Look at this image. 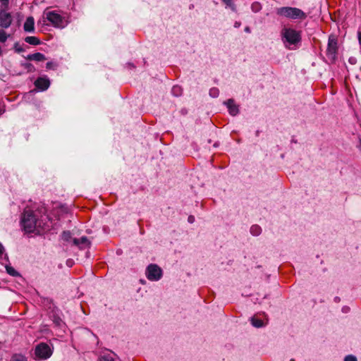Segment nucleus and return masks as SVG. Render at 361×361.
Masks as SVG:
<instances>
[{
    "label": "nucleus",
    "mask_w": 361,
    "mask_h": 361,
    "mask_svg": "<svg viewBox=\"0 0 361 361\" xmlns=\"http://www.w3.org/2000/svg\"><path fill=\"white\" fill-rule=\"evenodd\" d=\"M20 224L27 233H34L37 228H43L42 220L39 219L35 212L25 209L21 216Z\"/></svg>",
    "instance_id": "1"
},
{
    "label": "nucleus",
    "mask_w": 361,
    "mask_h": 361,
    "mask_svg": "<svg viewBox=\"0 0 361 361\" xmlns=\"http://www.w3.org/2000/svg\"><path fill=\"white\" fill-rule=\"evenodd\" d=\"M281 40L286 48L295 49L302 41L301 32L293 28L284 27L281 31Z\"/></svg>",
    "instance_id": "2"
},
{
    "label": "nucleus",
    "mask_w": 361,
    "mask_h": 361,
    "mask_svg": "<svg viewBox=\"0 0 361 361\" xmlns=\"http://www.w3.org/2000/svg\"><path fill=\"white\" fill-rule=\"evenodd\" d=\"M43 24L45 23V20H47L52 26L56 28L62 29L68 25L65 17L62 16L56 11H49L48 8L45 9L43 12Z\"/></svg>",
    "instance_id": "3"
},
{
    "label": "nucleus",
    "mask_w": 361,
    "mask_h": 361,
    "mask_svg": "<svg viewBox=\"0 0 361 361\" xmlns=\"http://www.w3.org/2000/svg\"><path fill=\"white\" fill-rule=\"evenodd\" d=\"M54 348L51 344L41 342L35 345L31 354L34 360H45L49 359L53 354Z\"/></svg>",
    "instance_id": "4"
},
{
    "label": "nucleus",
    "mask_w": 361,
    "mask_h": 361,
    "mask_svg": "<svg viewBox=\"0 0 361 361\" xmlns=\"http://www.w3.org/2000/svg\"><path fill=\"white\" fill-rule=\"evenodd\" d=\"M276 14L281 16H284L290 19H301L306 18V13L301 9L295 7L283 6L277 8Z\"/></svg>",
    "instance_id": "5"
},
{
    "label": "nucleus",
    "mask_w": 361,
    "mask_h": 361,
    "mask_svg": "<svg viewBox=\"0 0 361 361\" xmlns=\"http://www.w3.org/2000/svg\"><path fill=\"white\" fill-rule=\"evenodd\" d=\"M338 42L332 36H329L326 49V57L329 63H334L337 59Z\"/></svg>",
    "instance_id": "6"
},
{
    "label": "nucleus",
    "mask_w": 361,
    "mask_h": 361,
    "mask_svg": "<svg viewBox=\"0 0 361 361\" xmlns=\"http://www.w3.org/2000/svg\"><path fill=\"white\" fill-rule=\"evenodd\" d=\"M145 276L151 281H158L162 278L163 271L157 264H150L146 268Z\"/></svg>",
    "instance_id": "7"
},
{
    "label": "nucleus",
    "mask_w": 361,
    "mask_h": 361,
    "mask_svg": "<svg viewBox=\"0 0 361 361\" xmlns=\"http://www.w3.org/2000/svg\"><path fill=\"white\" fill-rule=\"evenodd\" d=\"M13 22V17L7 10L0 9V27L3 29L8 28Z\"/></svg>",
    "instance_id": "8"
},
{
    "label": "nucleus",
    "mask_w": 361,
    "mask_h": 361,
    "mask_svg": "<svg viewBox=\"0 0 361 361\" xmlns=\"http://www.w3.org/2000/svg\"><path fill=\"white\" fill-rule=\"evenodd\" d=\"M223 104L227 107L228 111L231 116H235L240 113L239 106L235 103L233 99H228L224 101Z\"/></svg>",
    "instance_id": "9"
},
{
    "label": "nucleus",
    "mask_w": 361,
    "mask_h": 361,
    "mask_svg": "<svg viewBox=\"0 0 361 361\" xmlns=\"http://www.w3.org/2000/svg\"><path fill=\"white\" fill-rule=\"evenodd\" d=\"M34 85L39 91H45L50 86V80L47 76L39 77L35 81Z\"/></svg>",
    "instance_id": "10"
},
{
    "label": "nucleus",
    "mask_w": 361,
    "mask_h": 361,
    "mask_svg": "<svg viewBox=\"0 0 361 361\" xmlns=\"http://www.w3.org/2000/svg\"><path fill=\"white\" fill-rule=\"evenodd\" d=\"M23 30L25 32H35V19L32 16H29L23 25Z\"/></svg>",
    "instance_id": "11"
},
{
    "label": "nucleus",
    "mask_w": 361,
    "mask_h": 361,
    "mask_svg": "<svg viewBox=\"0 0 361 361\" xmlns=\"http://www.w3.org/2000/svg\"><path fill=\"white\" fill-rule=\"evenodd\" d=\"M49 318L56 326H61L63 321L59 315V310L57 308L51 310L49 312Z\"/></svg>",
    "instance_id": "12"
},
{
    "label": "nucleus",
    "mask_w": 361,
    "mask_h": 361,
    "mask_svg": "<svg viewBox=\"0 0 361 361\" xmlns=\"http://www.w3.org/2000/svg\"><path fill=\"white\" fill-rule=\"evenodd\" d=\"M73 243L80 248H83L90 245V242L86 236H82L80 238H73Z\"/></svg>",
    "instance_id": "13"
},
{
    "label": "nucleus",
    "mask_w": 361,
    "mask_h": 361,
    "mask_svg": "<svg viewBox=\"0 0 361 361\" xmlns=\"http://www.w3.org/2000/svg\"><path fill=\"white\" fill-rule=\"evenodd\" d=\"M40 302L44 307L47 308V310H51L56 309V307L54 305L53 300L51 298L41 296Z\"/></svg>",
    "instance_id": "14"
},
{
    "label": "nucleus",
    "mask_w": 361,
    "mask_h": 361,
    "mask_svg": "<svg viewBox=\"0 0 361 361\" xmlns=\"http://www.w3.org/2000/svg\"><path fill=\"white\" fill-rule=\"evenodd\" d=\"M25 59L29 61H43L46 60V56L44 54L40 52H36L34 54H28Z\"/></svg>",
    "instance_id": "15"
},
{
    "label": "nucleus",
    "mask_w": 361,
    "mask_h": 361,
    "mask_svg": "<svg viewBox=\"0 0 361 361\" xmlns=\"http://www.w3.org/2000/svg\"><path fill=\"white\" fill-rule=\"evenodd\" d=\"M25 42L31 45H39L41 44L40 39L35 36H27L25 38Z\"/></svg>",
    "instance_id": "16"
},
{
    "label": "nucleus",
    "mask_w": 361,
    "mask_h": 361,
    "mask_svg": "<svg viewBox=\"0 0 361 361\" xmlns=\"http://www.w3.org/2000/svg\"><path fill=\"white\" fill-rule=\"evenodd\" d=\"M250 233L253 236H258L262 233V228L257 224L252 225L250 227Z\"/></svg>",
    "instance_id": "17"
},
{
    "label": "nucleus",
    "mask_w": 361,
    "mask_h": 361,
    "mask_svg": "<svg viewBox=\"0 0 361 361\" xmlns=\"http://www.w3.org/2000/svg\"><path fill=\"white\" fill-rule=\"evenodd\" d=\"M10 361H28L27 357L21 353H14Z\"/></svg>",
    "instance_id": "18"
},
{
    "label": "nucleus",
    "mask_w": 361,
    "mask_h": 361,
    "mask_svg": "<svg viewBox=\"0 0 361 361\" xmlns=\"http://www.w3.org/2000/svg\"><path fill=\"white\" fill-rule=\"evenodd\" d=\"M250 322L252 325L256 328H261L263 327L264 325L262 319L256 318L255 317H251Z\"/></svg>",
    "instance_id": "19"
},
{
    "label": "nucleus",
    "mask_w": 361,
    "mask_h": 361,
    "mask_svg": "<svg viewBox=\"0 0 361 361\" xmlns=\"http://www.w3.org/2000/svg\"><path fill=\"white\" fill-rule=\"evenodd\" d=\"M226 6V8H230L232 11L236 12V6L233 2V0H221Z\"/></svg>",
    "instance_id": "20"
},
{
    "label": "nucleus",
    "mask_w": 361,
    "mask_h": 361,
    "mask_svg": "<svg viewBox=\"0 0 361 361\" xmlns=\"http://www.w3.org/2000/svg\"><path fill=\"white\" fill-rule=\"evenodd\" d=\"M6 272L11 276L16 277V276H20V273L18 271H16L13 267L10 266V265L6 266Z\"/></svg>",
    "instance_id": "21"
},
{
    "label": "nucleus",
    "mask_w": 361,
    "mask_h": 361,
    "mask_svg": "<svg viewBox=\"0 0 361 361\" xmlns=\"http://www.w3.org/2000/svg\"><path fill=\"white\" fill-rule=\"evenodd\" d=\"M20 65L22 67L26 69L28 73H32L35 71V66L31 63L22 62Z\"/></svg>",
    "instance_id": "22"
},
{
    "label": "nucleus",
    "mask_w": 361,
    "mask_h": 361,
    "mask_svg": "<svg viewBox=\"0 0 361 361\" xmlns=\"http://www.w3.org/2000/svg\"><path fill=\"white\" fill-rule=\"evenodd\" d=\"M183 90L178 85H174L171 89V94L175 97H179L182 94Z\"/></svg>",
    "instance_id": "23"
},
{
    "label": "nucleus",
    "mask_w": 361,
    "mask_h": 361,
    "mask_svg": "<svg viewBox=\"0 0 361 361\" xmlns=\"http://www.w3.org/2000/svg\"><path fill=\"white\" fill-rule=\"evenodd\" d=\"M97 361H115V360L111 354L107 353L101 355L98 357Z\"/></svg>",
    "instance_id": "24"
},
{
    "label": "nucleus",
    "mask_w": 361,
    "mask_h": 361,
    "mask_svg": "<svg viewBox=\"0 0 361 361\" xmlns=\"http://www.w3.org/2000/svg\"><path fill=\"white\" fill-rule=\"evenodd\" d=\"M61 239L63 241L69 242L72 239L71 233L69 231H64L61 234Z\"/></svg>",
    "instance_id": "25"
},
{
    "label": "nucleus",
    "mask_w": 361,
    "mask_h": 361,
    "mask_svg": "<svg viewBox=\"0 0 361 361\" xmlns=\"http://www.w3.org/2000/svg\"><path fill=\"white\" fill-rule=\"evenodd\" d=\"M262 9V5L260 3L257 2V1H255V2H253L251 5V10L254 12V13H258L261 11Z\"/></svg>",
    "instance_id": "26"
},
{
    "label": "nucleus",
    "mask_w": 361,
    "mask_h": 361,
    "mask_svg": "<svg viewBox=\"0 0 361 361\" xmlns=\"http://www.w3.org/2000/svg\"><path fill=\"white\" fill-rule=\"evenodd\" d=\"M10 35H8L4 29L0 30V42L4 43L6 42L8 37H10Z\"/></svg>",
    "instance_id": "27"
},
{
    "label": "nucleus",
    "mask_w": 361,
    "mask_h": 361,
    "mask_svg": "<svg viewBox=\"0 0 361 361\" xmlns=\"http://www.w3.org/2000/svg\"><path fill=\"white\" fill-rule=\"evenodd\" d=\"M209 94L212 98H216L219 95V90L217 87H212L209 91Z\"/></svg>",
    "instance_id": "28"
},
{
    "label": "nucleus",
    "mask_w": 361,
    "mask_h": 361,
    "mask_svg": "<svg viewBox=\"0 0 361 361\" xmlns=\"http://www.w3.org/2000/svg\"><path fill=\"white\" fill-rule=\"evenodd\" d=\"M13 49L16 53H21L25 51V49L20 45L19 42H16L13 45Z\"/></svg>",
    "instance_id": "29"
},
{
    "label": "nucleus",
    "mask_w": 361,
    "mask_h": 361,
    "mask_svg": "<svg viewBox=\"0 0 361 361\" xmlns=\"http://www.w3.org/2000/svg\"><path fill=\"white\" fill-rule=\"evenodd\" d=\"M57 66V64L52 61H49L46 63V68L48 70H56Z\"/></svg>",
    "instance_id": "30"
},
{
    "label": "nucleus",
    "mask_w": 361,
    "mask_h": 361,
    "mask_svg": "<svg viewBox=\"0 0 361 361\" xmlns=\"http://www.w3.org/2000/svg\"><path fill=\"white\" fill-rule=\"evenodd\" d=\"M0 2L1 4V8L0 9H5L8 10V4L9 0H0Z\"/></svg>",
    "instance_id": "31"
},
{
    "label": "nucleus",
    "mask_w": 361,
    "mask_h": 361,
    "mask_svg": "<svg viewBox=\"0 0 361 361\" xmlns=\"http://www.w3.org/2000/svg\"><path fill=\"white\" fill-rule=\"evenodd\" d=\"M343 361H357V359L354 355H348L345 356Z\"/></svg>",
    "instance_id": "32"
},
{
    "label": "nucleus",
    "mask_w": 361,
    "mask_h": 361,
    "mask_svg": "<svg viewBox=\"0 0 361 361\" xmlns=\"http://www.w3.org/2000/svg\"><path fill=\"white\" fill-rule=\"evenodd\" d=\"M348 62L352 65H355L357 63V59L355 57L351 56L348 59Z\"/></svg>",
    "instance_id": "33"
},
{
    "label": "nucleus",
    "mask_w": 361,
    "mask_h": 361,
    "mask_svg": "<svg viewBox=\"0 0 361 361\" xmlns=\"http://www.w3.org/2000/svg\"><path fill=\"white\" fill-rule=\"evenodd\" d=\"M195 216L193 215H190L188 217V222L189 224H192L195 222Z\"/></svg>",
    "instance_id": "34"
},
{
    "label": "nucleus",
    "mask_w": 361,
    "mask_h": 361,
    "mask_svg": "<svg viewBox=\"0 0 361 361\" xmlns=\"http://www.w3.org/2000/svg\"><path fill=\"white\" fill-rule=\"evenodd\" d=\"M126 68L129 69H134L135 68V66L133 63H126Z\"/></svg>",
    "instance_id": "35"
},
{
    "label": "nucleus",
    "mask_w": 361,
    "mask_h": 361,
    "mask_svg": "<svg viewBox=\"0 0 361 361\" xmlns=\"http://www.w3.org/2000/svg\"><path fill=\"white\" fill-rule=\"evenodd\" d=\"M188 109L186 108H183L180 111V113L183 116H185L186 114H188Z\"/></svg>",
    "instance_id": "36"
},
{
    "label": "nucleus",
    "mask_w": 361,
    "mask_h": 361,
    "mask_svg": "<svg viewBox=\"0 0 361 361\" xmlns=\"http://www.w3.org/2000/svg\"><path fill=\"white\" fill-rule=\"evenodd\" d=\"M350 311V307H348V306H344L342 308V312H344V313H347Z\"/></svg>",
    "instance_id": "37"
},
{
    "label": "nucleus",
    "mask_w": 361,
    "mask_h": 361,
    "mask_svg": "<svg viewBox=\"0 0 361 361\" xmlns=\"http://www.w3.org/2000/svg\"><path fill=\"white\" fill-rule=\"evenodd\" d=\"M357 147L361 151V137H358V144L357 145Z\"/></svg>",
    "instance_id": "38"
},
{
    "label": "nucleus",
    "mask_w": 361,
    "mask_h": 361,
    "mask_svg": "<svg viewBox=\"0 0 361 361\" xmlns=\"http://www.w3.org/2000/svg\"><path fill=\"white\" fill-rule=\"evenodd\" d=\"M73 264V262L72 259H69L66 261V265L68 267H72Z\"/></svg>",
    "instance_id": "39"
},
{
    "label": "nucleus",
    "mask_w": 361,
    "mask_h": 361,
    "mask_svg": "<svg viewBox=\"0 0 361 361\" xmlns=\"http://www.w3.org/2000/svg\"><path fill=\"white\" fill-rule=\"evenodd\" d=\"M357 38H358V41H359V44L361 47V31H358L357 32Z\"/></svg>",
    "instance_id": "40"
},
{
    "label": "nucleus",
    "mask_w": 361,
    "mask_h": 361,
    "mask_svg": "<svg viewBox=\"0 0 361 361\" xmlns=\"http://www.w3.org/2000/svg\"><path fill=\"white\" fill-rule=\"evenodd\" d=\"M334 301L336 303H338L341 301V298L338 296H336L334 298Z\"/></svg>",
    "instance_id": "41"
},
{
    "label": "nucleus",
    "mask_w": 361,
    "mask_h": 361,
    "mask_svg": "<svg viewBox=\"0 0 361 361\" xmlns=\"http://www.w3.org/2000/svg\"><path fill=\"white\" fill-rule=\"evenodd\" d=\"M4 250V248L3 245H2V244L0 243V256H1V255L3 254Z\"/></svg>",
    "instance_id": "42"
},
{
    "label": "nucleus",
    "mask_w": 361,
    "mask_h": 361,
    "mask_svg": "<svg viewBox=\"0 0 361 361\" xmlns=\"http://www.w3.org/2000/svg\"><path fill=\"white\" fill-rule=\"evenodd\" d=\"M245 32L250 33L251 32L250 27L247 26L245 27Z\"/></svg>",
    "instance_id": "43"
},
{
    "label": "nucleus",
    "mask_w": 361,
    "mask_h": 361,
    "mask_svg": "<svg viewBox=\"0 0 361 361\" xmlns=\"http://www.w3.org/2000/svg\"><path fill=\"white\" fill-rule=\"evenodd\" d=\"M240 26V22H235V24H234V27H239Z\"/></svg>",
    "instance_id": "44"
},
{
    "label": "nucleus",
    "mask_w": 361,
    "mask_h": 361,
    "mask_svg": "<svg viewBox=\"0 0 361 361\" xmlns=\"http://www.w3.org/2000/svg\"><path fill=\"white\" fill-rule=\"evenodd\" d=\"M5 112L4 108L0 107V116L2 115Z\"/></svg>",
    "instance_id": "45"
},
{
    "label": "nucleus",
    "mask_w": 361,
    "mask_h": 361,
    "mask_svg": "<svg viewBox=\"0 0 361 361\" xmlns=\"http://www.w3.org/2000/svg\"><path fill=\"white\" fill-rule=\"evenodd\" d=\"M260 131L257 130L255 133L256 136H259Z\"/></svg>",
    "instance_id": "46"
},
{
    "label": "nucleus",
    "mask_w": 361,
    "mask_h": 361,
    "mask_svg": "<svg viewBox=\"0 0 361 361\" xmlns=\"http://www.w3.org/2000/svg\"><path fill=\"white\" fill-rule=\"evenodd\" d=\"M291 142L296 143V142H297V140H295L294 138H293V139L291 140Z\"/></svg>",
    "instance_id": "47"
},
{
    "label": "nucleus",
    "mask_w": 361,
    "mask_h": 361,
    "mask_svg": "<svg viewBox=\"0 0 361 361\" xmlns=\"http://www.w3.org/2000/svg\"><path fill=\"white\" fill-rule=\"evenodd\" d=\"M108 350V351H109V350ZM110 352H111V353H113V354H114V355H116V353H114V352H112L111 350H110Z\"/></svg>",
    "instance_id": "48"
},
{
    "label": "nucleus",
    "mask_w": 361,
    "mask_h": 361,
    "mask_svg": "<svg viewBox=\"0 0 361 361\" xmlns=\"http://www.w3.org/2000/svg\"><path fill=\"white\" fill-rule=\"evenodd\" d=\"M2 54L1 49L0 48V56Z\"/></svg>",
    "instance_id": "49"
},
{
    "label": "nucleus",
    "mask_w": 361,
    "mask_h": 361,
    "mask_svg": "<svg viewBox=\"0 0 361 361\" xmlns=\"http://www.w3.org/2000/svg\"><path fill=\"white\" fill-rule=\"evenodd\" d=\"M39 23H41V21H40V20H39V21L37 22V24H38V25H39Z\"/></svg>",
    "instance_id": "50"
},
{
    "label": "nucleus",
    "mask_w": 361,
    "mask_h": 361,
    "mask_svg": "<svg viewBox=\"0 0 361 361\" xmlns=\"http://www.w3.org/2000/svg\"><path fill=\"white\" fill-rule=\"evenodd\" d=\"M143 61H144V63L145 64L146 63L145 59H144Z\"/></svg>",
    "instance_id": "51"
},
{
    "label": "nucleus",
    "mask_w": 361,
    "mask_h": 361,
    "mask_svg": "<svg viewBox=\"0 0 361 361\" xmlns=\"http://www.w3.org/2000/svg\"><path fill=\"white\" fill-rule=\"evenodd\" d=\"M290 361H295V360L294 359H291Z\"/></svg>",
    "instance_id": "52"
}]
</instances>
